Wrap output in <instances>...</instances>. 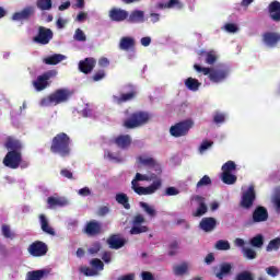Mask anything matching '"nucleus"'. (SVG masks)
Returning <instances> with one entry per match:
<instances>
[{
  "instance_id": "nucleus-1",
  "label": "nucleus",
  "mask_w": 280,
  "mask_h": 280,
  "mask_svg": "<svg viewBox=\"0 0 280 280\" xmlns=\"http://www.w3.org/2000/svg\"><path fill=\"white\" fill-rule=\"evenodd\" d=\"M50 152L52 154H58L62 159L66 156H71V138L66 132L57 133L50 144Z\"/></svg>"
},
{
  "instance_id": "nucleus-2",
  "label": "nucleus",
  "mask_w": 280,
  "mask_h": 280,
  "mask_svg": "<svg viewBox=\"0 0 280 280\" xmlns=\"http://www.w3.org/2000/svg\"><path fill=\"white\" fill-rule=\"evenodd\" d=\"M152 119V116L148 112L137 110L128 115L124 120L122 126L127 130H135V128H141L145 126Z\"/></svg>"
},
{
  "instance_id": "nucleus-3",
  "label": "nucleus",
  "mask_w": 280,
  "mask_h": 280,
  "mask_svg": "<svg viewBox=\"0 0 280 280\" xmlns=\"http://www.w3.org/2000/svg\"><path fill=\"white\" fill-rule=\"evenodd\" d=\"M71 97V92L67 89H58L50 93L48 96L40 100V106H58V104H65L69 102Z\"/></svg>"
},
{
  "instance_id": "nucleus-4",
  "label": "nucleus",
  "mask_w": 280,
  "mask_h": 280,
  "mask_svg": "<svg viewBox=\"0 0 280 280\" xmlns=\"http://www.w3.org/2000/svg\"><path fill=\"white\" fill-rule=\"evenodd\" d=\"M190 128H194V119L188 118L186 120H182L176 122L174 126L170 128V133L172 137H187L189 135Z\"/></svg>"
},
{
  "instance_id": "nucleus-5",
  "label": "nucleus",
  "mask_w": 280,
  "mask_h": 280,
  "mask_svg": "<svg viewBox=\"0 0 280 280\" xmlns=\"http://www.w3.org/2000/svg\"><path fill=\"white\" fill-rule=\"evenodd\" d=\"M58 75L57 70H48L43 74L38 75L35 81H33V86L37 92L45 91L49 86V80H54Z\"/></svg>"
},
{
  "instance_id": "nucleus-6",
  "label": "nucleus",
  "mask_w": 280,
  "mask_h": 280,
  "mask_svg": "<svg viewBox=\"0 0 280 280\" xmlns=\"http://www.w3.org/2000/svg\"><path fill=\"white\" fill-rule=\"evenodd\" d=\"M27 252L32 257H45L49 253V247L43 241H35L28 246Z\"/></svg>"
},
{
  "instance_id": "nucleus-7",
  "label": "nucleus",
  "mask_w": 280,
  "mask_h": 280,
  "mask_svg": "<svg viewBox=\"0 0 280 280\" xmlns=\"http://www.w3.org/2000/svg\"><path fill=\"white\" fill-rule=\"evenodd\" d=\"M52 38H54V31H51V28L39 26L38 33L33 38V40L34 43H37V45H49Z\"/></svg>"
},
{
  "instance_id": "nucleus-8",
  "label": "nucleus",
  "mask_w": 280,
  "mask_h": 280,
  "mask_svg": "<svg viewBox=\"0 0 280 280\" xmlns=\"http://www.w3.org/2000/svg\"><path fill=\"white\" fill-rule=\"evenodd\" d=\"M83 233L88 235V237H97V235H102L104 233L102 222L97 220L89 221L83 228Z\"/></svg>"
},
{
  "instance_id": "nucleus-9",
  "label": "nucleus",
  "mask_w": 280,
  "mask_h": 280,
  "mask_svg": "<svg viewBox=\"0 0 280 280\" xmlns=\"http://www.w3.org/2000/svg\"><path fill=\"white\" fill-rule=\"evenodd\" d=\"M21 156H23L21 152L9 151L3 159V165L10 170H19Z\"/></svg>"
},
{
  "instance_id": "nucleus-10",
  "label": "nucleus",
  "mask_w": 280,
  "mask_h": 280,
  "mask_svg": "<svg viewBox=\"0 0 280 280\" xmlns=\"http://www.w3.org/2000/svg\"><path fill=\"white\" fill-rule=\"evenodd\" d=\"M143 222H145V218H143V214H137L136 217H133V226L130 229V235H141V233H148V226L141 225L143 224Z\"/></svg>"
},
{
  "instance_id": "nucleus-11",
  "label": "nucleus",
  "mask_w": 280,
  "mask_h": 280,
  "mask_svg": "<svg viewBox=\"0 0 280 280\" xmlns=\"http://www.w3.org/2000/svg\"><path fill=\"white\" fill-rule=\"evenodd\" d=\"M257 199V194L255 192V186H249L248 189L243 194L241 200V207L243 209H250L255 200Z\"/></svg>"
},
{
  "instance_id": "nucleus-12",
  "label": "nucleus",
  "mask_w": 280,
  "mask_h": 280,
  "mask_svg": "<svg viewBox=\"0 0 280 280\" xmlns=\"http://www.w3.org/2000/svg\"><path fill=\"white\" fill-rule=\"evenodd\" d=\"M229 78V69L226 68H212L210 72L209 80L213 82V84H220L224 82Z\"/></svg>"
},
{
  "instance_id": "nucleus-13",
  "label": "nucleus",
  "mask_w": 280,
  "mask_h": 280,
  "mask_svg": "<svg viewBox=\"0 0 280 280\" xmlns=\"http://www.w3.org/2000/svg\"><path fill=\"white\" fill-rule=\"evenodd\" d=\"M108 16L114 23H121L128 20L129 13L121 8H112L108 12Z\"/></svg>"
},
{
  "instance_id": "nucleus-14",
  "label": "nucleus",
  "mask_w": 280,
  "mask_h": 280,
  "mask_svg": "<svg viewBox=\"0 0 280 280\" xmlns=\"http://www.w3.org/2000/svg\"><path fill=\"white\" fill-rule=\"evenodd\" d=\"M266 221H268V209H266V207L262 206L256 207L252 214V222L254 224H259Z\"/></svg>"
},
{
  "instance_id": "nucleus-15",
  "label": "nucleus",
  "mask_w": 280,
  "mask_h": 280,
  "mask_svg": "<svg viewBox=\"0 0 280 280\" xmlns=\"http://www.w3.org/2000/svg\"><path fill=\"white\" fill-rule=\"evenodd\" d=\"M215 226H218V220L213 217H206L201 219L199 223V229L205 231V233H211V231H215Z\"/></svg>"
},
{
  "instance_id": "nucleus-16",
  "label": "nucleus",
  "mask_w": 280,
  "mask_h": 280,
  "mask_svg": "<svg viewBox=\"0 0 280 280\" xmlns=\"http://www.w3.org/2000/svg\"><path fill=\"white\" fill-rule=\"evenodd\" d=\"M262 43L267 47H276L280 43V34L277 32H266L262 34Z\"/></svg>"
},
{
  "instance_id": "nucleus-17",
  "label": "nucleus",
  "mask_w": 280,
  "mask_h": 280,
  "mask_svg": "<svg viewBox=\"0 0 280 280\" xmlns=\"http://www.w3.org/2000/svg\"><path fill=\"white\" fill-rule=\"evenodd\" d=\"M95 65H97V61L94 58H85L79 62V70L81 73L89 75L95 69Z\"/></svg>"
},
{
  "instance_id": "nucleus-18",
  "label": "nucleus",
  "mask_w": 280,
  "mask_h": 280,
  "mask_svg": "<svg viewBox=\"0 0 280 280\" xmlns=\"http://www.w3.org/2000/svg\"><path fill=\"white\" fill-rule=\"evenodd\" d=\"M194 200L198 202V208L195 212H192L194 218H202L205 213L209 211V208L207 207V203H205V197L197 195L194 197Z\"/></svg>"
},
{
  "instance_id": "nucleus-19",
  "label": "nucleus",
  "mask_w": 280,
  "mask_h": 280,
  "mask_svg": "<svg viewBox=\"0 0 280 280\" xmlns=\"http://www.w3.org/2000/svg\"><path fill=\"white\" fill-rule=\"evenodd\" d=\"M107 244L109 248L119 250V248H124V246H126V240L120 238L119 234H113L107 238Z\"/></svg>"
},
{
  "instance_id": "nucleus-20",
  "label": "nucleus",
  "mask_w": 280,
  "mask_h": 280,
  "mask_svg": "<svg viewBox=\"0 0 280 280\" xmlns=\"http://www.w3.org/2000/svg\"><path fill=\"white\" fill-rule=\"evenodd\" d=\"M268 12L271 21L280 23V2L275 0L268 5Z\"/></svg>"
},
{
  "instance_id": "nucleus-21",
  "label": "nucleus",
  "mask_w": 280,
  "mask_h": 280,
  "mask_svg": "<svg viewBox=\"0 0 280 280\" xmlns=\"http://www.w3.org/2000/svg\"><path fill=\"white\" fill-rule=\"evenodd\" d=\"M34 15V7H26L20 12H15L12 15L13 21H27Z\"/></svg>"
},
{
  "instance_id": "nucleus-22",
  "label": "nucleus",
  "mask_w": 280,
  "mask_h": 280,
  "mask_svg": "<svg viewBox=\"0 0 280 280\" xmlns=\"http://www.w3.org/2000/svg\"><path fill=\"white\" fill-rule=\"evenodd\" d=\"M48 209H56V207H68L69 201L65 197H48Z\"/></svg>"
},
{
  "instance_id": "nucleus-23",
  "label": "nucleus",
  "mask_w": 280,
  "mask_h": 280,
  "mask_svg": "<svg viewBox=\"0 0 280 280\" xmlns=\"http://www.w3.org/2000/svg\"><path fill=\"white\" fill-rule=\"evenodd\" d=\"M135 45H137L135 38L125 36L120 38L118 47L121 51H130V49H135Z\"/></svg>"
},
{
  "instance_id": "nucleus-24",
  "label": "nucleus",
  "mask_w": 280,
  "mask_h": 280,
  "mask_svg": "<svg viewBox=\"0 0 280 280\" xmlns=\"http://www.w3.org/2000/svg\"><path fill=\"white\" fill-rule=\"evenodd\" d=\"M39 224L44 233H46L47 235H56V231L49 225V220H47V217H45V214H39Z\"/></svg>"
},
{
  "instance_id": "nucleus-25",
  "label": "nucleus",
  "mask_w": 280,
  "mask_h": 280,
  "mask_svg": "<svg viewBox=\"0 0 280 280\" xmlns=\"http://www.w3.org/2000/svg\"><path fill=\"white\" fill-rule=\"evenodd\" d=\"M4 145L9 152H21V150H23L21 141L13 138H8Z\"/></svg>"
},
{
  "instance_id": "nucleus-26",
  "label": "nucleus",
  "mask_w": 280,
  "mask_h": 280,
  "mask_svg": "<svg viewBox=\"0 0 280 280\" xmlns=\"http://www.w3.org/2000/svg\"><path fill=\"white\" fill-rule=\"evenodd\" d=\"M231 270H233V265H231V262H222L220 265V270L215 273L217 279L222 280L224 277H229Z\"/></svg>"
},
{
  "instance_id": "nucleus-27",
  "label": "nucleus",
  "mask_w": 280,
  "mask_h": 280,
  "mask_svg": "<svg viewBox=\"0 0 280 280\" xmlns=\"http://www.w3.org/2000/svg\"><path fill=\"white\" fill-rule=\"evenodd\" d=\"M138 161L141 165H144V167H149L150 170H161V166L153 158L139 156Z\"/></svg>"
},
{
  "instance_id": "nucleus-28",
  "label": "nucleus",
  "mask_w": 280,
  "mask_h": 280,
  "mask_svg": "<svg viewBox=\"0 0 280 280\" xmlns=\"http://www.w3.org/2000/svg\"><path fill=\"white\" fill-rule=\"evenodd\" d=\"M114 143H116L118 148H121V150H126V148H130L132 139L129 135L118 136L115 138Z\"/></svg>"
},
{
  "instance_id": "nucleus-29",
  "label": "nucleus",
  "mask_w": 280,
  "mask_h": 280,
  "mask_svg": "<svg viewBox=\"0 0 280 280\" xmlns=\"http://www.w3.org/2000/svg\"><path fill=\"white\" fill-rule=\"evenodd\" d=\"M115 200L118 205H121L127 211L130 210V198L126 192H118L115 196Z\"/></svg>"
},
{
  "instance_id": "nucleus-30",
  "label": "nucleus",
  "mask_w": 280,
  "mask_h": 280,
  "mask_svg": "<svg viewBox=\"0 0 280 280\" xmlns=\"http://www.w3.org/2000/svg\"><path fill=\"white\" fill-rule=\"evenodd\" d=\"M137 97V92L131 91L129 93L121 94L120 96H114L115 104H124L126 102H130Z\"/></svg>"
},
{
  "instance_id": "nucleus-31",
  "label": "nucleus",
  "mask_w": 280,
  "mask_h": 280,
  "mask_svg": "<svg viewBox=\"0 0 280 280\" xmlns=\"http://www.w3.org/2000/svg\"><path fill=\"white\" fill-rule=\"evenodd\" d=\"M145 13L141 10H135L128 15L129 23H143Z\"/></svg>"
},
{
  "instance_id": "nucleus-32",
  "label": "nucleus",
  "mask_w": 280,
  "mask_h": 280,
  "mask_svg": "<svg viewBox=\"0 0 280 280\" xmlns=\"http://www.w3.org/2000/svg\"><path fill=\"white\" fill-rule=\"evenodd\" d=\"M65 58H67V57H65V55L55 54V55L44 58L43 62L45 65H50V66L59 65V62H62V60H65Z\"/></svg>"
},
{
  "instance_id": "nucleus-33",
  "label": "nucleus",
  "mask_w": 280,
  "mask_h": 280,
  "mask_svg": "<svg viewBox=\"0 0 280 280\" xmlns=\"http://www.w3.org/2000/svg\"><path fill=\"white\" fill-rule=\"evenodd\" d=\"M200 56H203L206 65H214L218 62V54L215 51H201Z\"/></svg>"
},
{
  "instance_id": "nucleus-34",
  "label": "nucleus",
  "mask_w": 280,
  "mask_h": 280,
  "mask_svg": "<svg viewBox=\"0 0 280 280\" xmlns=\"http://www.w3.org/2000/svg\"><path fill=\"white\" fill-rule=\"evenodd\" d=\"M162 182L161 179L154 180L150 186L144 187V196H150L152 194H156L159 189H161Z\"/></svg>"
},
{
  "instance_id": "nucleus-35",
  "label": "nucleus",
  "mask_w": 280,
  "mask_h": 280,
  "mask_svg": "<svg viewBox=\"0 0 280 280\" xmlns=\"http://www.w3.org/2000/svg\"><path fill=\"white\" fill-rule=\"evenodd\" d=\"M221 180L224 185H235L237 183V176L232 173H221Z\"/></svg>"
},
{
  "instance_id": "nucleus-36",
  "label": "nucleus",
  "mask_w": 280,
  "mask_h": 280,
  "mask_svg": "<svg viewBox=\"0 0 280 280\" xmlns=\"http://www.w3.org/2000/svg\"><path fill=\"white\" fill-rule=\"evenodd\" d=\"M1 233L5 240H14L16 237V233L12 231L9 224L1 225Z\"/></svg>"
},
{
  "instance_id": "nucleus-37",
  "label": "nucleus",
  "mask_w": 280,
  "mask_h": 280,
  "mask_svg": "<svg viewBox=\"0 0 280 280\" xmlns=\"http://www.w3.org/2000/svg\"><path fill=\"white\" fill-rule=\"evenodd\" d=\"M45 270H34L26 273L25 280H42L45 277Z\"/></svg>"
},
{
  "instance_id": "nucleus-38",
  "label": "nucleus",
  "mask_w": 280,
  "mask_h": 280,
  "mask_svg": "<svg viewBox=\"0 0 280 280\" xmlns=\"http://www.w3.org/2000/svg\"><path fill=\"white\" fill-rule=\"evenodd\" d=\"M200 85L201 83L198 82V79L188 78L185 81V86H187L189 91H198V89H200Z\"/></svg>"
},
{
  "instance_id": "nucleus-39",
  "label": "nucleus",
  "mask_w": 280,
  "mask_h": 280,
  "mask_svg": "<svg viewBox=\"0 0 280 280\" xmlns=\"http://www.w3.org/2000/svg\"><path fill=\"white\" fill-rule=\"evenodd\" d=\"M187 270H189V266L187 265V262H183L182 265H177L173 268V272L177 277H183V275H187Z\"/></svg>"
},
{
  "instance_id": "nucleus-40",
  "label": "nucleus",
  "mask_w": 280,
  "mask_h": 280,
  "mask_svg": "<svg viewBox=\"0 0 280 280\" xmlns=\"http://www.w3.org/2000/svg\"><path fill=\"white\" fill-rule=\"evenodd\" d=\"M221 170L222 174H232V172L237 170V164L230 160L222 165Z\"/></svg>"
},
{
  "instance_id": "nucleus-41",
  "label": "nucleus",
  "mask_w": 280,
  "mask_h": 280,
  "mask_svg": "<svg viewBox=\"0 0 280 280\" xmlns=\"http://www.w3.org/2000/svg\"><path fill=\"white\" fill-rule=\"evenodd\" d=\"M249 244L253 246V248H261V246H264V235L258 234L252 237Z\"/></svg>"
},
{
  "instance_id": "nucleus-42",
  "label": "nucleus",
  "mask_w": 280,
  "mask_h": 280,
  "mask_svg": "<svg viewBox=\"0 0 280 280\" xmlns=\"http://www.w3.org/2000/svg\"><path fill=\"white\" fill-rule=\"evenodd\" d=\"M36 5L38 10H42L43 12L48 11L52 7L51 0H37Z\"/></svg>"
},
{
  "instance_id": "nucleus-43",
  "label": "nucleus",
  "mask_w": 280,
  "mask_h": 280,
  "mask_svg": "<svg viewBox=\"0 0 280 280\" xmlns=\"http://www.w3.org/2000/svg\"><path fill=\"white\" fill-rule=\"evenodd\" d=\"M140 207L141 209H143V211H145L148 215H150V218H154L156 215V210L154 209V207H151L147 202L141 201Z\"/></svg>"
},
{
  "instance_id": "nucleus-44",
  "label": "nucleus",
  "mask_w": 280,
  "mask_h": 280,
  "mask_svg": "<svg viewBox=\"0 0 280 280\" xmlns=\"http://www.w3.org/2000/svg\"><path fill=\"white\" fill-rule=\"evenodd\" d=\"M280 247V237H276L269 242L266 247L267 253H271V250H279Z\"/></svg>"
},
{
  "instance_id": "nucleus-45",
  "label": "nucleus",
  "mask_w": 280,
  "mask_h": 280,
  "mask_svg": "<svg viewBox=\"0 0 280 280\" xmlns=\"http://www.w3.org/2000/svg\"><path fill=\"white\" fill-rule=\"evenodd\" d=\"M271 202L275 206L277 213H280V189L275 190Z\"/></svg>"
},
{
  "instance_id": "nucleus-46",
  "label": "nucleus",
  "mask_w": 280,
  "mask_h": 280,
  "mask_svg": "<svg viewBox=\"0 0 280 280\" xmlns=\"http://www.w3.org/2000/svg\"><path fill=\"white\" fill-rule=\"evenodd\" d=\"M214 248L217 250H231V243H229V241L220 240L215 243Z\"/></svg>"
},
{
  "instance_id": "nucleus-47",
  "label": "nucleus",
  "mask_w": 280,
  "mask_h": 280,
  "mask_svg": "<svg viewBox=\"0 0 280 280\" xmlns=\"http://www.w3.org/2000/svg\"><path fill=\"white\" fill-rule=\"evenodd\" d=\"M185 8V4L180 0H168L167 1V10L176 9V10H183Z\"/></svg>"
},
{
  "instance_id": "nucleus-48",
  "label": "nucleus",
  "mask_w": 280,
  "mask_h": 280,
  "mask_svg": "<svg viewBox=\"0 0 280 280\" xmlns=\"http://www.w3.org/2000/svg\"><path fill=\"white\" fill-rule=\"evenodd\" d=\"M194 69L198 73H203V75H208V78H210L211 71L213 70V68H205V67H201L198 63L194 65Z\"/></svg>"
},
{
  "instance_id": "nucleus-49",
  "label": "nucleus",
  "mask_w": 280,
  "mask_h": 280,
  "mask_svg": "<svg viewBox=\"0 0 280 280\" xmlns=\"http://www.w3.org/2000/svg\"><path fill=\"white\" fill-rule=\"evenodd\" d=\"M266 273L269 276V277H272L273 279L276 277H279L280 275V270L278 269L277 266H269L265 269Z\"/></svg>"
},
{
  "instance_id": "nucleus-50",
  "label": "nucleus",
  "mask_w": 280,
  "mask_h": 280,
  "mask_svg": "<svg viewBox=\"0 0 280 280\" xmlns=\"http://www.w3.org/2000/svg\"><path fill=\"white\" fill-rule=\"evenodd\" d=\"M235 280H255V277L250 271H242L237 273Z\"/></svg>"
},
{
  "instance_id": "nucleus-51",
  "label": "nucleus",
  "mask_w": 280,
  "mask_h": 280,
  "mask_svg": "<svg viewBox=\"0 0 280 280\" xmlns=\"http://www.w3.org/2000/svg\"><path fill=\"white\" fill-rule=\"evenodd\" d=\"M243 255L245 259H257V252H255L253 248H244Z\"/></svg>"
},
{
  "instance_id": "nucleus-52",
  "label": "nucleus",
  "mask_w": 280,
  "mask_h": 280,
  "mask_svg": "<svg viewBox=\"0 0 280 280\" xmlns=\"http://www.w3.org/2000/svg\"><path fill=\"white\" fill-rule=\"evenodd\" d=\"M102 250V243L100 242H94L91 247L88 249V253L90 255H97Z\"/></svg>"
},
{
  "instance_id": "nucleus-53",
  "label": "nucleus",
  "mask_w": 280,
  "mask_h": 280,
  "mask_svg": "<svg viewBox=\"0 0 280 280\" xmlns=\"http://www.w3.org/2000/svg\"><path fill=\"white\" fill-rule=\"evenodd\" d=\"M208 185H211V177L209 175H205L196 185L197 189H200L201 187H208Z\"/></svg>"
},
{
  "instance_id": "nucleus-54",
  "label": "nucleus",
  "mask_w": 280,
  "mask_h": 280,
  "mask_svg": "<svg viewBox=\"0 0 280 280\" xmlns=\"http://www.w3.org/2000/svg\"><path fill=\"white\" fill-rule=\"evenodd\" d=\"M73 38L79 43H84L86 40V35L84 34V31L77 28Z\"/></svg>"
},
{
  "instance_id": "nucleus-55",
  "label": "nucleus",
  "mask_w": 280,
  "mask_h": 280,
  "mask_svg": "<svg viewBox=\"0 0 280 280\" xmlns=\"http://www.w3.org/2000/svg\"><path fill=\"white\" fill-rule=\"evenodd\" d=\"M168 248H170V252H168L170 257H174V255H177L178 248H179L178 241L171 242V244L168 245Z\"/></svg>"
},
{
  "instance_id": "nucleus-56",
  "label": "nucleus",
  "mask_w": 280,
  "mask_h": 280,
  "mask_svg": "<svg viewBox=\"0 0 280 280\" xmlns=\"http://www.w3.org/2000/svg\"><path fill=\"white\" fill-rule=\"evenodd\" d=\"M143 180H150V176L137 173L135 178L131 180V184L139 185V183Z\"/></svg>"
},
{
  "instance_id": "nucleus-57",
  "label": "nucleus",
  "mask_w": 280,
  "mask_h": 280,
  "mask_svg": "<svg viewBox=\"0 0 280 280\" xmlns=\"http://www.w3.org/2000/svg\"><path fill=\"white\" fill-rule=\"evenodd\" d=\"M80 270L85 275V277H95V275H97V269H93L91 267H81Z\"/></svg>"
},
{
  "instance_id": "nucleus-58",
  "label": "nucleus",
  "mask_w": 280,
  "mask_h": 280,
  "mask_svg": "<svg viewBox=\"0 0 280 280\" xmlns=\"http://www.w3.org/2000/svg\"><path fill=\"white\" fill-rule=\"evenodd\" d=\"M213 121L218 124H224L226 121V116L223 113L215 112L213 115Z\"/></svg>"
},
{
  "instance_id": "nucleus-59",
  "label": "nucleus",
  "mask_w": 280,
  "mask_h": 280,
  "mask_svg": "<svg viewBox=\"0 0 280 280\" xmlns=\"http://www.w3.org/2000/svg\"><path fill=\"white\" fill-rule=\"evenodd\" d=\"M106 78V71L98 70L95 72L92 77L93 82H100L101 80H104Z\"/></svg>"
},
{
  "instance_id": "nucleus-60",
  "label": "nucleus",
  "mask_w": 280,
  "mask_h": 280,
  "mask_svg": "<svg viewBox=\"0 0 280 280\" xmlns=\"http://www.w3.org/2000/svg\"><path fill=\"white\" fill-rule=\"evenodd\" d=\"M131 188L138 196H145V187L139 186V184H131Z\"/></svg>"
},
{
  "instance_id": "nucleus-61",
  "label": "nucleus",
  "mask_w": 280,
  "mask_h": 280,
  "mask_svg": "<svg viewBox=\"0 0 280 280\" xmlns=\"http://www.w3.org/2000/svg\"><path fill=\"white\" fill-rule=\"evenodd\" d=\"M91 266L95 268V270H104V262L100 260V258H94L91 260Z\"/></svg>"
},
{
  "instance_id": "nucleus-62",
  "label": "nucleus",
  "mask_w": 280,
  "mask_h": 280,
  "mask_svg": "<svg viewBox=\"0 0 280 280\" xmlns=\"http://www.w3.org/2000/svg\"><path fill=\"white\" fill-rule=\"evenodd\" d=\"M110 213V208L108 206H102L97 210V215L100 218H104L105 215H108Z\"/></svg>"
},
{
  "instance_id": "nucleus-63",
  "label": "nucleus",
  "mask_w": 280,
  "mask_h": 280,
  "mask_svg": "<svg viewBox=\"0 0 280 280\" xmlns=\"http://www.w3.org/2000/svg\"><path fill=\"white\" fill-rule=\"evenodd\" d=\"M180 194V190H178L176 187H167L165 189L164 196H178Z\"/></svg>"
},
{
  "instance_id": "nucleus-64",
  "label": "nucleus",
  "mask_w": 280,
  "mask_h": 280,
  "mask_svg": "<svg viewBox=\"0 0 280 280\" xmlns=\"http://www.w3.org/2000/svg\"><path fill=\"white\" fill-rule=\"evenodd\" d=\"M141 275L142 280H154V276L150 271H143Z\"/></svg>"
}]
</instances>
